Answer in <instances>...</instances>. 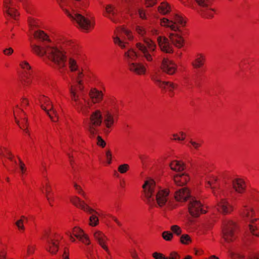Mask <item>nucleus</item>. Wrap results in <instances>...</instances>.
<instances>
[{
    "instance_id": "5",
    "label": "nucleus",
    "mask_w": 259,
    "mask_h": 259,
    "mask_svg": "<svg viewBox=\"0 0 259 259\" xmlns=\"http://www.w3.org/2000/svg\"><path fill=\"white\" fill-rule=\"evenodd\" d=\"M229 180L230 184L228 188V197H229L232 204L228 203V213L234 210L238 194L243 193L246 189V185L243 180L233 177L229 178Z\"/></svg>"
},
{
    "instance_id": "21",
    "label": "nucleus",
    "mask_w": 259,
    "mask_h": 259,
    "mask_svg": "<svg viewBox=\"0 0 259 259\" xmlns=\"http://www.w3.org/2000/svg\"><path fill=\"white\" fill-rule=\"evenodd\" d=\"M189 177L181 172L179 174L174 176V181L176 185L181 186L184 185L189 181Z\"/></svg>"
},
{
    "instance_id": "23",
    "label": "nucleus",
    "mask_w": 259,
    "mask_h": 259,
    "mask_svg": "<svg viewBox=\"0 0 259 259\" xmlns=\"http://www.w3.org/2000/svg\"><path fill=\"white\" fill-rule=\"evenodd\" d=\"M157 11L161 15H168L171 11V8L168 3L163 2L161 3L158 6Z\"/></svg>"
},
{
    "instance_id": "4",
    "label": "nucleus",
    "mask_w": 259,
    "mask_h": 259,
    "mask_svg": "<svg viewBox=\"0 0 259 259\" xmlns=\"http://www.w3.org/2000/svg\"><path fill=\"white\" fill-rule=\"evenodd\" d=\"M146 202L150 206L160 208L168 207L170 203V190L157 185L154 180L148 179L143 185Z\"/></svg>"
},
{
    "instance_id": "60",
    "label": "nucleus",
    "mask_w": 259,
    "mask_h": 259,
    "mask_svg": "<svg viewBox=\"0 0 259 259\" xmlns=\"http://www.w3.org/2000/svg\"><path fill=\"white\" fill-rule=\"evenodd\" d=\"M34 251V247L32 246H29L27 248V252L28 255H31L33 253Z\"/></svg>"
},
{
    "instance_id": "1",
    "label": "nucleus",
    "mask_w": 259,
    "mask_h": 259,
    "mask_svg": "<svg viewBox=\"0 0 259 259\" xmlns=\"http://www.w3.org/2000/svg\"><path fill=\"white\" fill-rule=\"evenodd\" d=\"M136 31L141 36L143 37V42L137 43V53L133 49H128L125 52L124 57L130 70L138 75H142L146 72L145 66L141 63L134 61L139 56L147 62H152L153 60V56H154L156 51V45L151 39L144 36L146 32L142 27L137 26Z\"/></svg>"
},
{
    "instance_id": "37",
    "label": "nucleus",
    "mask_w": 259,
    "mask_h": 259,
    "mask_svg": "<svg viewBox=\"0 0 259 259\" xmlns=\"http://www.w3.org/2000/svg\"><path fill=\"white\" fill-rule=\"evenodd\" d=\"M218 210L220 212L225 214L226 212V205L225 201H222L218 206Z\"/></svg>"
},
{
    "instance_id": "63",
    "label": "nucleus",
    "mask_w": 259,
    "mask_h": 259,
    "mask_svg": "<svg viewBox=\"0 0 259 259\" xmlns=\"http://www.w3.org/2000/svg\"><path fill=\"white\" fill-rule=\"evenodd\" d=\"M131 254L132 257L134 259H137L138 258V255L136 252V251L134 250L133 251H131Z\"/></svg>"
},
{
    "instance_id": "46",
    "label": "nucleus",
    "mask_w": 259,
    "mask_h": 259,
    "mask_svg": "<svg viewBox=\"0 0 259 259\" xmlns=\"http://www.w3.org/2000/svg\"><path fill=\"white\" fill-rule=\"evenodd\" d=\"M73 186L75 188V190L78 192V193L83 196L84 198H86L85 194L84 192H83L80 186L78 185L76 183H73Z\"/></svg>"
},
{
    "instance_id": "52",
    "label": "nucleus",
    "mask_w": 259,
    "mask_h": 259,
    "mask_svg": "<svg viewBox=\"0 0 259 259\" xmlns=\"http://www.w3.org/2000/svg\"><path fill=\"white\" fill-rule=\"evenodd\" d=\"M3 8H8V7L13 5L12 0H3Z\"/></svg>"
},
{
    "instance_id": "40",
    "label": "nucleus",
    "mask_w": 259,
    "mask_h": 259,
    "mask_svg": "<svg viewBox=\"0 0 259 259\" xmlns=\"http://www.w3.org/2000/svg\"><path fill=\"white\" fill-rule=\"evenodd\" d=\"M162 236L164 240L170 241L172 239L173 235L169 231H164L162 233Z\"/></svg>"
},
{
    "instance_id": "6",
    "label": "nucleus",
    "mask_w": 259,
    "mask_h": 259,
    "mask_svg": "<svg viewBox=\"0 0 259 259\" xmlns=\"http://www.w3.org/2000/svg\"><path fill=\"white\" fill-rule=\"evenodd\" d=\"M157 40L160 50L166 53L173 52L172 45L180 48L184 44L183 37L178 32L170 33L169 39L165 36H158Z\"/></svg>"
},
{
    "instance_id": "11",
    "label": "nucleus",
    "mask_w": 259,
    "mask_h": 259,
    "mask_svg": "<svg viewBox=\"0 0 259 259\" xmlns=\"http://www.w3.org/2000/svg\"><path fill=\"white\" fill-rule=\"evenodd\" d=\"M71 21L75 23L80 29L88 31L92 29L94 25L95 21L89 17H71Z\"/></svg>"
},
{
    "instance_id": "56",
    "label": "nucleus",
    "mask_w": 259,
    "mask_h": 259,
    "mask_svg": "<svg viewBox=\"0 0 259 259\" xmlns=\"http://www.w3.org/2000/svg\"><path fill=\"white\" fill-rule=\"evenodd\" d=\"M108 217L111 218L119 226H121V223L113 215L110 214H108L105 217Z\"/></svg>"
},
{
    "instance_id": "29",
    "label": "nucleus",
    "mask_w": 259,
    "mask_h": 259,
    "mask_svg": "<svg viewBox=\"0 0 259 259\" xmlns=\"http://www.w3.org/2000/svg\"><path fill=\"white\" fill-rule=\"evenodd\" d=\"M41 108L42 110H44V111H45L46 112V113H47L48 116L50 117V118H51V119L52 120V121L57 122L58 121V115L57 113V115H56L52 111H51V110L47 109V108L42 105L41 106Z\"/></svg>"
},
{
    "instance_id": "38",
    "label": "nucleus",
    "mask_w": 259,
    "mask_h": 259,
    "mask_svg": "<svg viewBox=\"0 0 259 259\" xmlns=\"http://www.w3.org/2000/svg\"><path fill=\"white\" fill-rule=\"evenodd\" d=\"M121 34H124L126 36V37L128 39H132L133 38V35L132 34L131 32L128 29H126L124 27H122L121 28Z\"/></svg>"
},
{
    "instance_id": "13",
    "label": "nucleus",
    "mask_w": 259,
    "mask_h": 259,
    "mask_svg": "<svg viewBox=\"0 0 259 259\" xmlns=\"http://www.w3.org/2000/svg\"><path fill=\"white\" fill-rule=\"evenodd\" d=\"M152 79L159 88L169 92L172 91L176 87V85L172 82L162 81L161 73L159 72H156L152 76Z\"/></svg>"
},
{
    "instance_id": "7",
    "label": "nucleus",
    "mask_w": 259,
    "mask_h": 259,
    "mask_svg": "<svg viewBox=\"0 0 259 259\" xmlns=\"http://www.w3.org/2000/svg\"><path fill=\"white\" fill-rule=\"evenodd\" d=\"M254 213L253 209L247 203H243L240 213L245 220L249 222L247 228L251 234L259 237V219L253 218Z\"/></svg>"
},
{
    "instance_id": "18",
    "label": "nucleus",
    "mask_w": 259,
    "mask_h": 259,
    "mask_svg": "<svg viewBox=\"0 0 259 259\" xmlns=\"http://www.w3.org/2000/svg\"><path fill=\"white\" fill-rule=\"evenodd\" d=\"M190 196L189 191L186 187L176 190L175 192V198L177 201H185Z\"/></svg>"
},
{
    "instance_id": "62",
    "label": "nucleus",
    "mask_w": 259,
    "mask_h": 259,
    "mask_svg": "<svg viewBox=\"0 0 259 259\" xmlns=\"http://www.w3.org/2000/svg\"><path fill=\"white\" fill-rule=\"evenodd\" d=\"M16 120V122L17 123V124L19 125V126L23 129L26 133H28V130H27V128H25V127L24 126H22L20 125V121L18 120H17L16 119H15Z\"/></svg>"
},
{
    "instance_id": "20",
    "label": "nucleus",
    "mask_w": 259,
    "mask_h": 259,
    "mask_svg": "<svg viewBox=\"0 0 259 259\" xmlns=\"http://www.w3.org/2000/svg\"><path fill=\"white\" fill-rule=\"evenodd\" d=\"M73 235L83 243L88 245L90 244V240L88 237L84 233L83 231L79 228L75 227L73 229Z\"/></svg>"
},
{
    "instance_id": "53",
    "label": "nucleus",
    "mask_w": 259,
    "mask_h": 259,
    "mask_svg": "<svg viewBox=\"0 0 259 259\" xmlns=\"http://www.w3.org/2000/svg\"><path fill=\"white\" fill-rule=\"evenodd\" d=\"M5 150L6 152L9 155L8 158L10 160H11V161H13L14 162V164H15L17 165H18L19 162H18L16 160L13 159L11 153L8 149H7L6 148H5Z\"/></svg>"
},
{
    "instance_id": "3",
    "label": "nucleus",
    "mask_w": 259,
    "mask_h": 259,
    "mask_svg": "<svg viewBox=\"0 0 259 259\" xmlns=\"http://www.w3.org/2000/svg\"><path fill=\"white\" fill-rule=\"evenodd\" d=\"M69 65L71 71H77L76 78L71 76L72 79L75 80L77 85H71L69 88L71 98L74 102L73 106L79 112L84 115H87L90 112L92 104L99 102L102 100L103 96V93L96 89L92 90L89 93V96L92 100V102L86 99L84 96H80L77 93V90L78 89L81 91L83 90L81 80L80 79L82 76V72L77 70V66L76 61L74 59L71 58L69 59Z\"/></svg>"
},
{
    "instance_id": "50",
    "label": "nucleus",
    "mask_w": 259,
    "mask_h": 259,
    "mask_svg": "<svg viewBox=\"0 0 259 259\" xmlns=\"http://www.w3.org/2000/svg\"><path fill=\"white\" fill-rule=\"evenodd\" d=\"M47 109L51 110V111H52L53 112L57 115V111L54 108V106L52 104V103L50 102L48 104H47V105L45 106Z\"/></svg>"
},
{
    "instance_id": "27",
    "label": "nucleus",
    "mask_w": 259,
    "mask_h": 259,
    "mask_svg": "<svg viewBox=\"0 0 259 259\" xmlns=\"http://www.w3.org/2000/svg\"><path fill=\"white\" fill-rule=\"evenodd\" d=\"M20 66L26 71V78L27 80L26 81L27 83H29L30 82V77H29V75H30L31 74V67L28 64V63L26 61H22L20 63Z\"/></svg>"
},
{
    "instance_id": "24",
    "label": "nucleus",
    "mask_w": 259,
    "mask_h": 259,
    "mask_svg": "<svg viewBox=\"0 0 259 259\" xmlns=\"http://www.w3.org/2000/svg\"><path fill=\"white\" fill-rule=\"evenodd\" d=\"M205 56L202 54H197L192 62V65L195 68H200L205 61Z\"/></svg>"
},
{
    "instance_id": "61",
    "label": "nucleus",
    "mask_w": 259,
    "mask_h": 259,
    "mask_svg": "<svg viewBox=\"0 0 259 259\" xmlns=\"http://www.w3.org/2000/svg\"><path fill=\"white\" fill-rule=\"evenodd\" d=\"M20 168V170H23L25 167L24 163L19 159V164L18 165Z\"/></svg>"
},
{
    "instance_id": "45",
    "label": "nucleus",
    "mask_w": 259,
    "mask_h": 259,
    "mask_svg": "<svg viewBox=\"0 0 259 259\" xmlns=\"http://www.w3.org/2000/svg\"><path fill=\"white\" fill-rule=\"evenodd\" d=\"M39 100L41 106H42V105L44 106H46L47 105V104H48L50 102L49 99L45 96L40 97L39 99Z\"/></svg>"
},
{
    "instance_id": "34",
    "label": "nucleus",
    "mask_w": 259,
    "mask_h": 259,
    "mask_svg": "<svg viewBox=\"0 0 259 259\" xmlns=\"http://www.w3.org/2000/svg\"><path fill=\"white\" fill-rule=\"evenodd\" d=\"M24 220H26L27 221V219L24 216H22L21 219L16 222V225L20 231L24 230L25 228L23 225Z\"/></svg>"
},
{
    "instance_id": "17",
    "label": "nucleus",
    "mask_w": 259,
    "mask_h": 259,
    "mask_svg": "<svg viewBox=\"0 0 259 259\" xmlns=\"http://www.w3.org/2000/svg\"><path fill=\"white\" fill-rule=\"evenodd\" d=\"M94 236L98 241L99 245L109 254H110L109 250L106 244V241L108 240L107 237L100 231H96L94 234Z\"/></svg>"
},
{
    "instance_id": "42",
    "label": "nucleus",
    "mask_w": 259,
    "mask_h": 259,
    "mask_svg": "<svg viewBox=\"0 0 259 259\" xmlns=\"http://www.w3.org/2000/svg\"><path fill=\"white\" fill-rule=\"evenodd\" d=\"M191 241L190 236L188 235H183L181 237V242L185 244H188Z\"/></svg>"
},
{
    "instance_id": "8",
    "label": "nucleus",
    "mask_w": 259,
    "mask_h": 259,
    "mask_svg": "<svg viewBox=\"0 0 259 259\" xmlns=\"http://www.w3.org/2000/svg\"><path fill=\"white\" fill-rule=\"evenodd\" d=\"M103 116L100 110H96L91 115L85 123V126L91 137H95L99 132V127L102 122Z\"/></svg>"
},
{
    "instance_id": "26",
    "label": "nucleus",
    "mask_w": 259,
    "mask_h": 259,
    "mask_svg": "<svg viewBox=\"0 0 259 259\" xmlns=\"http://www.w3.org/2000/svg\"><path fill=\"white\" fill-rule=\"evenodd\" d=\"M4 11L9 16H19L20 13L13 5L4 9Z\"/></svg>"
},
{
    "instance_id": "39",
    "label": "nucleus",
    "mask_w": 259,
    "mask_h": 259,
    "mask_svg": "<svg viewBox=\"0 0 259 259\" xmlns=\"http://www.w3.org/2000/svg\"><path fill=\"white\" fill-rule=\"evenodd\" d=\"M189 143L191 145H188L190 148H193L195 150H198L201 146V144L199 142L194 141L192 139L189 140Z\"/></svg>"
},
{
    "instance_id": "47",
    "label": "nucleus",
    "mask_w": 259,
    "mask_h": 259,
    "mask_svg": "<svg viewBox=\"0 0 259 259\" xmlns=\"http://www.w3.org/2000/svg\"><path fill=\"white\" fill-rule=\"evenodd\" d=\"M97 139V143L99 146H100L102 147H104L106 143L102 139L101 137L99 136H98L96 138Z\"/></svg>"
},
{
    "instance_id": "30",
    "label": "nucleus",
    "mask_w": 259,
    "mask_h": 259,
    "mask_svg": "<svg viewBox=\"0 0 259 259\" xmlns=\"http://www.w3.org/2000/svg\"><path fill=\"white\" fill-rule=\"evenodd\" d=\"M206 186L207 187H210L214 195H215L214 189L217 187V179L215 178H212L210 180L207 181Z\"/></svg>"
},
{
    "instance_id": "14",
    "label": "nucleus",
    "mask_w": 259,
    "mask_h": 259,
    "mask_svg": "<svg viewBox=\"0 0 259 259\" xmlns=\"http://www.w3.org/2000/svg\"><path fill=\"white\" fill-rule=\"evenodd\" d=\"M189 211L190 213L193 217H198L200 213H205L202 208L201 203L197 200L195 198H190L189 204Z\"/></svg>"
},
{
    "instance_id": "15",
    "label": "nucleus",
    "mask_w": 259,
    "mask_h": 259,
    "mask_svg": "<svg viewBox=\"0 0 259 259\" xmlns=\"http://www.w3.org/2000/svg\"><path fill=\"white\" fill-rule=\"evenodd\" d=\"M161 68L165 73L172 75L175 73L177 69V65L171 60L164 58L162 61Z\"/></svg>"
},
{
    "instance_id": "25",
    "label": "nucleus",
    "mask_w": 259,
    "mask_h": 259,
    "mask_svg": "<svg viewBox=\"0 0 259 259\" xmlns=\"http://www.w3.org/2000/svg\"><path fill=\"white\" fill-rule=\"evenodd\" d=\"M171 169L176 171H179L180 173L184 169V166L180 162L174 160L170 164Z\"/></svg>"
},
{
    "instance_id": "16",
    "label": "nucleus",
    "mask_w": 259,
    "mask_h": 259,
    "mask_svg": "<svg viewBox=\"0 0 259 259\" xmlns=\"http://www.w3.org/2000/svg\"><path fill=\"white\" fill-rule=\"evenodd\" d=\"M238 228L236 223L228 220V242L233 241L237 237Z\"/></svg>"
},
{
    "instance_id": "57",
    "label": "nucleus",
    "mask_w": 259,
    "mask_h": 259,
    "mask_svg": "<svg viewBox=\"0 0 259 259\" xmlns=\"http://www.w3.org/2000/svg\"><path fill=\"white\" fill-rule=\"evenodd\" d=\"M169 257L170 259H179L180 258V256L177 252H173L170 254Z\"/></svg>"
},
{
    "instance_id": "12",
    "label": "nucleus",
    "mask_w": 259,
    "mask_h": 259,
    "mask_svg": "<svg viewBox=\"0 0 259 259\" xmlns=\"http://www.w3.org/2000/svg\"><path fill=\"white\" fill-rule=\"evenodd\" d=\"M59 238V236L57 234H52L48 237L46 248L50 253L54 254L58 251Z\"/></svg>"
},
{
    "instance_id": "49",
    "label": "nucleus",
    "mask_w": 259,
    "mask_h": 259,
    "mask_svg": "<svg viewBox=\"0 0 259 259\" xmlns=\"http://www.w3.org/2000/svg\"><path fill=\"white\" fill-rule=\"evenodd\" d=\"M138 14L139 16H145L148 13L145 8H140L138 9Z\"/></svg>"
},
{
    "instance_id": "55",
    "label": "nucleus",
    "mask_w": 259,
    "mask_h": 259,
    "mask_svg": "<svg viewBox=\"0 0 259 259\" xmlns=\"http://www.w3.org/2000/svg\"><path fill=\"white\" fill-rule=\"evenodd\" d=\"M196 3L200 6H205L207 5L209 0H195Z\"/></svg>"
},
{
    "instance_id": "58",
    "label": "nucleus",
    "mask_w": 259,
    "mask_h": 259,
    "mask_svg": "<svg viewBox=\"0 0 259 259\" xmlns=\"http://www.w3.org/2000/svg\"><path fill=\"white\" fill-rule=\"evenodd\" d=\"M106 159L108 161V163L110 164L111 162V153L110 151H107L106 153Z\"/></svg>"
},
{
    "instance_id": "64",
    "label": "nucleus",
    "mask_w": 259,
    "mask_h": 259,
    "mask_svg": "<svg viewBox=\"0 0 259 259\" xmlns=\"http://www.w3.org/2000/svg\"><path fill=\"white\" fill-rule=\"evenodd\" d=\"M21 119L22 120V123H20V125L22 126L25 127V124L26 123L27 119L25 117H21Z\"/></svg>"
},
{
    "instance_id": "28",
    "label": "nucleus",
    "mask_w": 259,
    "mask_h": 259,
    "mask_svg": "<svg viewBox=\"0 0 259 259\" xmlns=\"http://www.w3.org/2000/svg\"><path fill=\"white\" fill-rule=\"evenodd\" d=\"M45 194L46 198L50 204V205H51V198H50L49 195L51 194L52 192V188L51 185L49 183V182L48 179L46 180V182L45 183Z\"/></svg>"
},
{
    "instance_id": "31",
    "label": "nucleus",
    "mask_w": 259,
    "mask_h": 259,
    "mask_svg": "<svg viewBox=\"0 0 259 259\" xmlns=\"http://www.w3.org/2000/svg\"><path fill=\"white\" fill-rule=\"evenodd\" d=\"M57 2L60 8L65 12V14L67 15L68 16H72V15L70 14L69 11L65 8L68 4V0H57Z\"/></svg>"
},
{
    "instance_id": "48",
    "label": "nucleus",
    "mask_w": 259,
    "mask_h": 259,
    "mask_svg": "<svg viewBox=\"0 0 259 259\" xmlns=\"http://www.w3.org/2000/svg\"><path fill=\"white\" fill-rule=\"evenodd\" d=\"M230 256L231 257L233 258H238L239 259H243L244 256L240 254H234L232 251H229L228 250V256Z\"/></svg>"
},
{
    "instance_id": "36",
    "label": "nucleus",
    "mask_w": 259,
    "mask_h": 259,
    "mask_svg": "<svg viewBox=\"0 0 259 259\" xmlns=\"http://www.w3.org/2000/svg\"><path fill=\"white\" fill-rule=\"evenodd\" d=\"M25 11L27 13V14L30 15H37L38 13L37 12V10L32 6H28L26 7L25 8Z\"/></svg>"
},
{
    "instance_id": "32",
    "label": "nucleus",
    "mask_w": 259,
    "mask_h": 259,
    "mask_svg": "<svg viewBox=\"0 0 259 259\" xmlns=\"http://www.w3.org/2000/svg\"><path fill=\"white\" fill-rule=\"evenodd\" d=\"M113 39L114 43L118 44L122 49L126 48L127 42L122 41L118 36L113 37Z\"/></svg>"
},
{
    "instance_id": "2",
    "label": "nucleus",
    "mask_w": 259,
    "mask_h": 259,
    "mask_svg": "<svg viewBox=\"0 0 259 259\" xmlns=\"http://www.w3.org/2000/svg\"><path fill=\"white\" fill-rule=\"evenodd\" d=\"M28 21L31 28V33L34 39L42 42V44H35L30 39L31 47L33 52L40 57H46L59 69L65 67L66 59L64 51L52 44L44 31L39 30H33V27L36 26L37 22L33 17L29 19Z\"/></svg>"
},
{
    "instance_id": "44",
    "label": "nucleus",
    "mask_w": 259,
    "mask_h": 259,
    "mask_svg": "<svg viewBox=\"0 0 259 259\" xmlns=\"http://www.w3.org/2000/svg\"><path fill=\"white\" fill-rule=\"evenodd\" d=\"M146 7H152L157 3V0H144Z\"/></svg>"
},
{
    "instance_id": "9",
    "label": "nucleus",
    "mask_w": 259,
    "mask_h": 259,
    "mask_svg": "<svg viewBox=\"0 0 259 259\" xmlns=\"http://www.w3.org/2000/svg\"><path fill=\"white\" fill-rule=\"evenodd\" d=\"M104 12L106 15L112 16H119L125 15H132L129 13V9L117 4H107L104 7Z\"/></svg>"
},
{
    "instance_id": "10",
    "label": "nucleus",
    "mask_w": 259,
    "mask_h": 259,
    "mask_svg": "<svg viewBox=\"0 0 259 259\" xmlns=\"http://www.w3.org/2000/svg\"><path fill=\"white\" fill-rule=\"evenodd\" d=\"M186 22V20L183 19V17H170V19L163 17L160 20V23L162 26L168 27L175 31L179 30V27L181 26H184Z\"/></svg>"
},
{
    "instance_id": "59",
    "label": "nucleus",
    "mask_w": 259,
    "mask_h": 259,
    "mask_svg": "<svg viewBox=\"0 0 259 259\" xmlns=\"http://www.w3.org/2000/svg\"><path fill=\"white\" fill-rule=\"evenodd\" d=\"M252 239H253V237H251V236L248 237H245L244 239V240L245 245H246V246L249 245V244L251 242V240Z\"/></svg>"
},
{
    "instance_id": "43",
    "label": "nucleus",
    "mask_w": 259,
    "mask_h": 259,
    "mask_svg": "<svg viewBox=\"0 0 259 259\" xmlns=\"http://www.w3.org/2000/svg\"><path fill=\"white\" fill-rule=\"evenodd\" d=\"M170 229L172 232L177 235H180L181 233V229L180 227L177 225L171 226Z\"/></svg>"
},
{
    "instance_id": "33",
    "label": "nucleus",
    "mask_w": 259,
    "mask_h": 259,
    "mask_svg": "<svg viewBox=\"0 0 259 259\" xmlns=\"http://www.w3.org/2000/svg\"><path fill=\"white\" fill-rule=\"evenodd\" d=\"M94 212L96 213L94 210V211L91 213L92 215L90 218V225H91L92 226H95L97 225V224H98V221H99L98 217L96 215L93 214V213H94Z\"/></svg>"
},
{
    "instance_id": "35",
    "label": "nucleus",
    "mask_w": 259,
    "mask_h": 259,
    "mask_svg": "<svg viewBox=\"0 0 259 259\" xmlns=\"http://www.w3.org/2000/svg\"><path fill=\"white\" fill-rule=\"evenodd\" d=\"M172 136L174 137V140L178 141H183L186 137V134L183 132H180L179 134H174Z\"/></svg>"
},
{
    "instance_id": "41",
    "label": "nucleus",
    "mask_w": 259,
    "mask_h": 259,
    "mask_svg": "<svg viewBox=\"0 0 259 259\" xmlns=\"http://www.w3.org/2000/svg\"><path fill=\"white\" fill-rule=\"evenodd\" d=\"M129 169V165L127 164H123L120 165L118 168L119 172L121 174L126 172Z\"/></svg>"
},
{
    "instance_id": "22",
    "label": "nucleus",
    "mask_w": 259,
    "mask_h": 259,
    "mask_svg": "<svg viewBox=\"0 0 259 259\" xmlns=\"http://www.w3.org/2000/svg\"><path fill=\"white\" fill-rule=\"evenodd\" d=\"M104 123L107 128H110L113 124L114 115L109 111H105L103 114Z\"/></svg>"
},
{
    "instance_id": "19",
    "label": "nucleus",
    "mask_w": 259,
    "mask_h": 259,
    "mask_svg": "<svg viewBox=\"0 0 259 259\" xmlns=\"http://www.w3.org/2000/svg\"><path fill=\"white\" fill-rule=\"evenodd\" d=\"M70 201L76 207L82 209L84 211L89 213H92L94 211L93 209L89 207L85 204L83 201H81L78 197L76 196H74L71 198Z\"/></svg>"
},
{
    "instance_id": "54",
    "label": "nucleus",
    "mask_w": 259,
    "mask_h": 259,
    "mask_svg": "<svg viewBox=\"0 0 259 259\" xmlns=\"http://www.w3.org/2000/svg\"><path fill=\"white\" fill-rule=\"evenodd\" d=\"M153 256L155 259H165V257L161 253L157 252L153 253Z\"/></svg>"
},
{
    "instance_id": "51",
    "label": "nucleus",
    "mask_w": 259,
    "mask_h": 259,
    "mask_svg": "<svg viewBox=\"0 0 259 259\" xmlns=\"http://www.w3.org/2000/svg\"><path fill=\"white\" fill-rule=\"evenodd\" d=\"M14 52L13 49L10 47L8 48H6L3 50V53L7 56L11 55Z\"/></svg>"
}]
</instances>
